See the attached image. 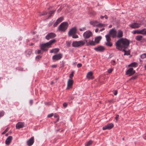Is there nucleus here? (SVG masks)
Returning a JSON list of instances; mask_svg holds the SVG:
<instances>
[{"mask_svg":"<svg viewBox=\"0 0 146 146\" xmlns=\"http://www.w3.org/2000/svg\"><path fill=\"white\" fill-rule=\"evenodd\" d=\"M104 17L106 19H108V17L106 15H105L104 16Z\"/></svg>","mask_w":146,"mask_h":146,"instance_id":"60","label":"nucleus"},{"mask_svg":"<svg viewBox=\"0 0 146 146\" xmlns=\"http://www.w3.org/2000/svg\"><path fill=\"white\" fill-rule=\"evenodd\" d=\"M114 94L115 95H116L117 94V91H114Z\"/></svg>","mask_w":146,"mask_h":146,"instance_id":"55","label":"nucleus"},{"mask_svg":"<svg viewBox=\"0 0 146 146\" xmlns=\"http://www.w3.org/2000/svg\"><path fill=\"white\" fill-rule=\"evenodd\" d=\"M112 70H113L112 69H109L108 70V72L109 73H110L112 72Z\"/></svg>","mask_w":146,"mask_h":146,"instance_id":"51","label":"nucleus"},{"mask_svg":"<svg viewBox=\"0 0 146 146\" xmlns=\"http://www.w3.org/2000/svg\"><path fill=\"white\" fill-rule=\"evenodd\" d=\"M141 24L136 23H134L130 24L129 26L132 28H139Z\"/></svg>","mask_w":146,"mask_h":146,"instance_id":"12","label":"nucleus"},{"mask_svg":"<svg viewBox=\"0 0 146 146\" xmlns=\"http://www.w3.org/2000/svg\"><path fill=\"white\" fill-rule=\"evenodd\" d=\"M82 64L81 63H78L77 65V67L78 68L81 67L82 66Z\"/></svg>","mask_w":146,"mask_h":146,"instance_id":"46","label":"nucleus"},{"mask_svg":"<svg viewBox=\"0 0 146 146\" xmlns=\"http://www.w3.org/2000/svg\"><path fill=\"white\" fill-rule=\"evenodd\" d=\"M53 114L51 113V114L48 115V117H51L52 116H53Z\"/></svg>","mask_w":146,"mask_h":146,"instance_id":"50","label":"nucleus"},{"mask_svg":"<svg viewBox=\"0 0 146 146\" xmlns=\"http://www.w3.org/2000/svg\"><path fill=\"white\" fill-rule=\"evenodd\" d=\"M55 12V10L54 11H50L49 12V14H50V15L48 17H51L52 16V15L54 14Z\"/></svg>","mask_w":146,"mask_h":146,"instance_id":"35","label":"nucleus"},{"mask_svg":"<svg viewBox=\"0 0 146 146\" xmlns=\"http://www.w3.org/2000/svg\"><path fill=\"white\" fill-rule=\"evenodd\" d=\"M24 123L21 122H19L16 125V127L17 129H19L23 128L24 127Z\"/></svg>","mask_w":146,"mask_h":146,"instance_id":"17","label":"nucleus"},{"mask_svg":"<svg viewBox=\"0 0 146 146\" xmlns=\"http://www.w3.org/2000/svg\"><path fill=\"white\" fill-rule=\"evenodd\" d=\"M34 137H31L27 142V145L29 146L32 145L34 143Z\"/></svg>","mask_w":146,"mask_h":146,"instance_id":"14","label":"nucleus"},{"mask_svg":"<svg viewBox=\"0 0 146 146\" xmlns=\"http://www.w3.org/2000/svg\"><path fill=\"white\" fill-rule=\"evenodd\" d=\"M41 58V56L39 55L38 56L36 57V59H39L40 58Z\"/></svg>","mask_w":146,"mask_h":146,"instance_id":"53","label":"nucleus"},{"mask_svg":"<svg viewBox=\"0 0 146 146\" xmlns=\"http://www.w3.org/2000/svg\"><path fill=\"white\" fill-rule=\"evenodd\" d=\"M135 39L138 41H141L143 40V38L142 36L138 35L135 37Z\"/></svg>","mask_w":146,"mask_h":146,"instance_id":"27","label":"nucleus"},{"mask_svg":"<svg viewBox=\"0 0 146 146\" xmlns=\"http://www.w3.org/2000/svg\"><path fill=\"white\" fill-rule=\"evenodd\" d=\"M4 114V112L3 111L0 112V117L3 116Z\"/></svg>","mask_w":146,"mask_h":146,"instance_id":"39","label":"nucleus"},{"mask_svg":"<svg viewBox=\"0 0 146 146\" xmlns=\"http://www.w3.org/2000/svg\"><path fill=\"white\" fill-rule=\"evenodd\" d=\"M105 44L106 45L109 47H111L112 46V44L110 41H107L106 43Z\"/></svg>","mask_w":146,"mask_h":146,"instance_id":"29","label":"nucleus"},{"mask_svg":"<svg viewBox=\"0 0 146 146\" xmlns=\"http://www.w3.org/2000/svg\"><path fill=\"white\" fill-rule=\"evenodd\" d=\"M12 139V136H9L5 140V144L6 145H9L11 142Z\"/></svg>","mask_w":146,"mask_h":146,"instance_id":"15","label":"nucleus"},{"mask_svg":"<svg viewBox=\"0 0 146 146\" xmlns=\"http://www.w3.org/2000/svg\"><path fill=\"white\" fill-rule=\"evenodd\" d=\"M129 41L126 39L122 38L118 40L115 43L116 48L119 50L126 49L129 45Z\"/></svg>","mask_w":146,"mask_h":146,"instance_id":"1","label":"nucleus"},{"mask_svg":"<svg viewBox=\"0 0 146 146\" xmlns=\"http://www.w3.org/2000/svg\"><path fill=\"white\" fill-rule=\"evenodd\" d=\"M98 25L97 27H105L106 26V25L102 23H99V22H98Z\"/></svg>","mask_w":146,"mask_h":146,"instance_id":"31","label":"nucleus"},{"mask_svg":"<svg viewBox=\"0 0 146 146\" xmlns=\"http://www.w3.org/2000/svg\"><path fill=\"white\" fill-rule=\"evenodd\" d=\"M47 12H46V11H43L42 13H41V14H40L39 15H40V16H42V15H46V14H47Z\"/></svg>","mask_w":146,"mask_h":146,"instance_id":"37","label":"nucleus"},{"mask_svg":"<svg viewBox=\"0 0 146 146\" xmlns=\"http://www.w3.org/2000/svg\"><path fill=\"white\" fill-rule=\"evenodd\" d=\"M41 50H36V52L38 54H39L41 53Z\"/></svg>","mask_w":146,"mask_h":146,"instance_id":"44","label":"nucleus"},{"mask_svg":"<svg viewBox=\"0 0 146 146\" xmlns=\"http://www.w3.org/2000/svg\"><path fill=\"white\" fill-rule=\"evenodd\" d=\"M62 54L61 53L56 54L52 57V60L54 61H57L60 60L62 57Z\"/></svg>","mask_w":146,"mask_h":146,"instance_id":"6","label":"nucleus"},{"mask_svg":"<svg viewBox=\"0 0 146 146\" xmlns=\"http://www.w3.org/2000/svg\"><path fill=\"white\" fill-rule=\"evenodd\" d=\"M77 31L76 28V27H74L71 29L69 32V36H71L72 35L76 33Z\"/></svg>","mask_w":146,"mask_h":146,"instance_id":"13","label":"nucleus"},{"mask_svg":"<svg viewBox=\"0 0 146 146\" xmlns=\"http://www.w3.org/2000/svg\"><path fill=\"white\" fill-rule=\"evenodd\" d=\"M56 35L54 33H51L48 34L46 36L45 38L47 40L54 38L56 36Z\"/></svg>","mask_w":146,"mask_h":146,"instance_id":"9","label":"nucleus"},{"mask_svg":"<svg viewBox=\"0 0 146 146\" xmlns=\"http://www.w3.org/2000/svg\"><path fill=\"white\" fill-rule=\"evenodd\" d=\"M68 24L67 22H63L58 26V29L61 31L64 32L67 29Z\"/></svg>","mask_w":146,"mask_h":146,"instance_id":"3","label":"nucleus"},{"mask_svg":"<svg viewBox=\"0 0 146 146\" xmlns=\"http://www.w3.org/2000/svg\"><path fill=\"white\" fill-rule=\"evenodd\" d=\"M78 36L76 35H73L72 36V38H78Z\"/></svg>","mask_w":146,"mask_h":146,"instance_id":"41","label":"nucleus"},{"mask_svg":"<svg viewBox=\"0 0 146 146\" xmlns=\"http://www.w3.org/2000/svg\"><path fill=\"white\" fill-rule=\"evenodd\" d=\"M57 65L56 64L53 65L52 66V67L53 68H56L57 67Z\"/></svg>","mask_w":146,"mask_h":146,"instance_id":"52","label":"nucleus"},{"mask_svg":"<svg viewBox=\"0 0 146 146\" xmlns=\"http://www.w3.org/2000/svg\"><path fill=\"white\" fill-rule=\"evenodd\" d=\"M105 29L104 28H103L101 29L100 31H100V32H101L102 31H103Z\"/></svg>","mask_w":146,"mask_h":146,"instance_id":"59","label":"nucleus"},{"mask_svg":"<svg viewBox=\"0 0 146 146\" xmlns=\"http://www.w3.org/2000/svg\"><path fill=\"white\" fill-rule=\"evenodd\" d=\"M140 34L146 35V29H144L140 30Z\"/></svg>","mask_w":146,"mask_h":146,"instance_id":"28","label":"nucleus"},{"mask_svg":"<svg viewBox=\"0 0 146 146\" xmlns=\"http://www.w3.org/2000/svg\"><path fill=\"white\" fill-rule=\"evenodd\" d=\"M59 23L57 22V21H56V22H55V23L54 24L53 26L54 27H56Z\"/></svg>","mask_w":146,"mask_h":146,"instance_id":"43","label":"nucleus"},{"mask_svg":"<svg viewBox=\"0 0 146 146\" xmlns=\"http://www.w3.org/2000/svg\"><path fill=\"white\" fill-rule=\"evenodd\" d=\"M59 50V49L58 48H55L51 50L50 51V52L51 53H56L58 52Z\"/></svg>","mask_w":146,"mask_h":146,"instance_id":"25","label":"nucleus"},{"mask_svg":"<svg viewBox=\"0 0 146 146\" xmlns=\"http://www.w3.org/2000/svg\"><path fill=\"white\" fill-rule=\"evenodd\" d=\"M63 17H61L58 19L56 21L59 24L63 20Z\"/></svg>","mask_w":146,"mask_h":146,"instance_id":"30","label":"nucleus"},{"mask_svg":"<svg viewBox=\"0 0 146 146\" xmlns=\"http://www.w3.org/2000/svg\"><path fill=\"white\" fill-rule=\"evenodd\" d=\"M55 41V40L53 39L50 40L48 42L40 44L41 49L44 51L47 50V47L50 46L53 43H54Z\"/></svg>","mask_w":146,"mask_h":146,"instance_id":"2","label":"nucleus"},{"mask_svg":"<svg viewBox=\"0 0 146 146\" xmlns=\"http://www.w3.org/2000/svg\"><path fill=\"white\" fill-rule=\"evenodd\" d=\"M25 54L26 56H29L32 53V51L31 49H29L26 51Z\"/></svg>","mask_w":146,"mask_h":146,"instance_id":"21","label":"nucleus"},{"mask_svg":"<svg viewBox=\"0 0 146 146\" xmlns=\"http://www.w3.org/2000/svg\"><path fill=\"white\" fill-rule=\"evenodd\" d=\"M73 81L72 79H69L68 80L67 84V89H68L72 88L73 84Z\"/></svg>","mask_w":146,"mask_h":146,"instance_id":"16","label":"nucleus"},{"mask_svg":"<svg viewBox=\"0 0 146 146\" xmlns=\"http://www.w3.org/2000/svg\"><path fill=\"white\" fill-rule=\"evenodd\" d=\"M106 39L107 41H110L111 40V39L110 38V36L109 35H106Z\"/></svg>","mask_w":146,"mask_h":146,"instance_id":"32","label":"nucleus"},{"mask_svg":"<svg viewBox=\"0 0 146 146\" xmlns=\"http://www.w3.org/2000/svg\"><path fill=\"white\" fill-rule=\"evenodd\" d=\"M92 141L91 140H90L86 143L85 146H90L92 145Z\"/></svg>","mask_w":146,"mask_h":146,"instance_id":"33","label":"nucleus"},{"mask_svg":"<svg viewBox=\"0 0 146 146\" xmlns=\"http://www.w3.org/2000/svg\"><path fill=\"white\" fill-rule=\"evenodd\" d=\"M9 129V128H7L6 129L5 131H4L2 133V134H5L7 131H8Z\"/></svg>","mask_w":146,"mask_h":146,"instance_id":"38","label":"nucleus"},{"mask_svg":"<svg viewBox=\"0 0 146 146\" xmlns=\"http://www.w3.org/2000/svg\"><path fill=\"white\" fill-rule=\"evenodd\" d=\"M54 117H56V118L59 117L58 115L56 114H55Z\"/></svg>","mask_w":146,"mask_h":146,"instance_id":"57","label":"nucleus"},{"mask_svg":"<svg viewBox=\"0 0 146 146\" xmlns=\"http://www.w3.org/2000/svg\"><path fill=\"white\" fill-rule=\"evenodd\" d=\"M92 14L93 15H95L96 14V13L95 12H92Z\"/></svg>","mask_w":146,"mask_h":146,"instance_id":"58","label":"nucleus"},{"mask_svg":"<svg viewBox=\"0 0 146 146\" xmlns=\"http://www.w3.org/2000/svg\"><path fill=\"white\" fill-rule=\"evenodd\" d=\"M68 105L67 103L65 102L63 104V106L65 108H66Z\"/></svg>","mask_w":146,"mask_h":146,"instance_id":"45","label":"nucleus"},{"mask_svg":"<svg viewBox=\"0 0 146 146\" xmlns=\"http://www.w3.org/2000/svg\"><path fill=\"white\" fill-rule=\"evenodd\" d=\"M109 33L113 38H115L117 37V32L114 29H111L109 32Z\"/></svg>","mask_w":146,"mask_h":146,"instance_id":"8","label":"nucleus"},{"mask_svg":"<svg viewBox=\"0 0 146 146\" xmlns=\"http://www.w3.org/2000/svg\"><path fill=\"white\" fill-rule=\"evenodd\" d=\"M33 101L32 100H31L30 101V103L31 105H32L33 104Z\"/></svg>","mask_w":146,"mask_h":146,"instance_id":"54","label":"nucleus"},{"mask_svg":"<svg viewBox=\"0 0 146 146\" xmlns=\"http://www.w3.org/2000/svg\"><path fill=\"white\" fill-rule=\"evenodd\" d=\"M93 74V72L92 71H90L87 73L86 77L89 79H92L94 78V77L92 76Z\"/></svg>","mask_w":146,"mask_h":146,"instance_id":"18","label":"nucleus"},{"mask_svg":"<svg viewBox=\"0 0 146 146\" xmlns=\"http://www.w3.org/2000/svg\"><path fill=\"white\" fill-rule=\"evenodd\" d=\"M85 44V41H75L73 42L72 45L73 47H79L84 46Z\"/></svg>","mask_w":146,"mask_h":146,"instance_id":"4","label":"nucleus"},{"mask_svg":"<svg viewBox=\"0 0 146 146\" xmlns=\"http://www.w3.org/2000/svg\"><path fill=\"white\" fill-rule=\"evenodd\" d=\"M101 39V37L100 36L96 37L95 39V43L96 44L99 43Z\"/></svg>","mask_w":146,"mask_h":146,"instance_id":"24","label":"nucleus"},{"mask_svg":"<svg viewBox=\"0 0 146 146\" xmlns=\"http://www.w3.org/2000/svg\"><path fill=\"white\" fill-rule=\"evenodd\" d=\"M59 117H57V121H59Z\"/></svg>","mask_w":146,"mask_h":146,"instance_id":"64","label":"nucleus"},{"mask_svg":"<svg viewBox=\"0 0 146 146\" xmlns=\"http://www.w3.org/2000/svg\"><path fill=\"white\" fill-rule=\"evenodd\" d=\"M112 27V25H110L109 26V28H111Z\"/></svg>","mask_w":146,"mask_h":146,"instance_id":"62","label":"nucleus"},{"mask_svg":"<svg viewBox=\"0 0 146 146\" xmlns=\"http://www.w3.org/2000/svg\"><path fill=\"white\" fill-rule=\"evenodd\" d=\"M98 21H91L90 23V24L94 27H97L98 25Z\"/></svg>","mask_w":146,"mask_h":146,"instance_id":"20","label":"nucleus"},{"mask_svg":"<svg viewBox=\"0 0 146 146\" xmlns=\"http://www.w3.org/2000/svg\"><path fill=\"white\" fill-rule=\"evenodd\" d=\"M113 127V125L112 123H110L108 124L103 127V130L106 129H110L112 128Z\"/></svg>","mask_w":146,"mask_h":146,"instance_id":"11","label":"nucleus"},{"mask_svg":"<svg viewBox=\"0 0 146 146\" xmlns=\"http://www.w3.org/2000/svg\"><path fill=\"white\" fill-rule=\"evenodd\" d=\"M132 33L134 34H140V30H135L132 32Z\"/></svg>","mask_w":146,"mask_h":146,"instance_id":"34","label":"nucleus"},{"mask_svg":"<svg viewBox=\"0 0 146 146\" xmlns=\"http://www.w3.org/2000/svg\"><path fill=\"white\" fill-rule=\"evenodd\" d=\"M92 32L89 30L87 31L83 34V36L85 39H88L92 36Z\"/></svg>","mask_w":146,"mask_h":146,"instance_id":"5","label":"nucleus"},{"mask_svg":"<svg viewBox=\"0 0 146 146\" xmlns=\"http://www.w3.org/2000/svg\"><path fill=\"white\" fill-rule=\"evenodd\" d=\"M104 17L103 16H100V18L102 19L104 18Z\"/></svg>","mask_w":146,"mask_h":146,"instance_id":"61","label":"nucleus"},{"mask_svg":"<svg viewBox=\"0 0 146 146\" xmlns=\"http://www.w3.org/2000/svg\"><path fill=\"white\" fill-rule=\"evenodd\" d=\"M73 74H74V72H72V73H71V74H70V77L71 78H72L73 77V76H74Z\"/></svg>","mask_w":146,"mask_h":146,"instance_id":"42","label":"nucleus"},{"mask_svg":"<svg viewBox=\"0 0 146 146\" xmlns=\"http://www.w3.org/2000/svg\"><path fill=\"white\" fill-rule=\"evenodd\" d=\"M70 43H69V42H68V44H67V45H68V46H70Z\"/></svg>","mask_w":146,"mask_h":146,"instance_id":"63","label":"nucleus"},{"mask_svg":"<svg viewBox=\"0 0 146 146\" xmlns=\"http://www.w3.org/2000/svg\"><path fill=\"white\" fill-rule=\"evenodd\" d=\"M138 66V64L137 63L135 62H133L128 65V67H136Z\"/></svg>","mask_w":146,"mask_h":146,"instance_id":"22","label":"nucleus"},{"mask_svg":"<svg viewBox=\"0 0 146 146\" xmlns=\"http://www.w3.org/2000/svg\"><path fill=\"white\" fill-rule=\"evenodd\" d=\"M117 37L118 38H120L123 36V32L122 31L120 30H119L117 33Z\"/></svg>","mask_w":146,"mask_h":146,"instance_id":"19","label":"nucleus"},{"mask_svg":"<svg viewBox=\"0 0 146 146\" xmlns=\"http://www.w3.org/2000/svg\"><path fill=\"white\" fill-rule=\"evenodd\" d=\"M119 117V115H116L115 117V118L116 119L117 121L118 120V118Z\"/></svg>","mask_w":146,"mask_h":146,"instance_id":"47","label":"nucleus"},{"mask_svg":"<svg viewBox=\"0 0 146 146\" xmlns=\"http://www.w3.org/2000/svg\"><path fill=\"white\" fill-rule=\"evenodd\" d=\"M137 76H133L131 77V79H136L137 78Z\"/></svg>","mask_w":146,"mask_h":146,"instance_id":"49","label":"nucleus"},{"mask_svg":"<svg viewBox=\"0 0 146 146\" xmlns=\"http://www.w3.org/2000/svg\"><path fill=\"white\" fill-rule=\"evenodd\" d=\"M86 30L85 27L83 28L80 29V30L81 31H83Z\"/></svg>","mask_w":146,"mask_h":146,"instance_id":"48","label":"nucleus"},{"mask_svg":"<svg viewBox=\"0 0 146 146\" xmlns=\"http://www.w3.org/2000/svg\"><path fill=\"white\" fill-rule=\"evenodd\" d=\"M135 71L133 70V68H131L127 70L126 72V75H128L129 76H131L135 74Z\"/></svg>","mask_w":146,"mask_h":146,"instance_id":"7","label":"nucleus"},{"mask_svg":"<svg viewBox=\"0 0 146 146\" xmlns=\"http://www.w3.org/2000/svg\"><path fill=\"white\" fill-rule=\"evenodd\" d=\"M94 50L97 52H103L105 50V48L103 46H99L95 48Z\"/></svg>","mask_w":146,"mask_h":146,"instance_id":"10","label":"nucleus"},{"mask_svg":"<svg viewBox=\"0 0 146 146\" xmlns=\"http://www.w3.org/2000/svg\"><path fill=\"white\" fill-rule=\"evenodd\" d=\"M96 43L95 41H94L93 40H90L87 43V45H92L94 46L96 44Z\"/></svg>","mask_w":146,"mask_h":146,"instance_id":"23","label":"nucleus"},{"mask_svg":"<svg viewBox=\"0 0 146 146\" xmlns=\"http://www.w3.org/2000/svg\"><path fill=\"white\" fill-rule=\"evenodd\" d=\"M99 31V29L98 28H97L96 29L95 31L96 33H97Z\"/></svg>","mask_w":146,"mask_h":146,"instance_id":"56","label":"nucleus"},{"mask_svg":"<svg viewBox=\"0 0 146 146\" xmlns=\"http://www.w3.org/2000/svg\"><path fill=\"white\" fill-rule=\"evenodd\" d=\"M111 63L113 65H115L116 64L115 61L114 60H112L111 61Z\"/></svg>","mask_w":146,"mask_h":146,"instance_id":"40","label":"nucleus"},{"mask_svg":"<svg viewBox=\"0 0 146 146\" xmlns=\"http://www.w3.org/2000/svg\"><path fill=\"white\" fill-rule=\"evenodd\" d=\"M122 51L124 52V55H128L130 54V51L129 50L128 51H127L125 50V49H123Z\"/></svg>","mask_w":146,"mask_h":146,"instance_id":"26","label":"nucleus"},{"mask_svg":"<svg viewBox=\"0 0 146 146\" xmlns=\"http://www.w3.org/2000/svg\"><path fill=\"white\" fill-rule=\"evenodd\" d=\"M141 57L142 59H144L146 58V53H144L141 55Z\"/></svg>","mask_w":146,"mask_h":146,"instance_id":"36","label":"nucleus"}]
</instances>
